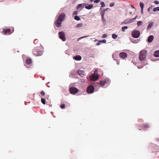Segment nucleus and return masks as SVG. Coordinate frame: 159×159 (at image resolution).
I'll use <instances>...</instances> for the list:
<instances>
[{
    "label": "nucleus",
    "mask_w": 159,
    "mask_h": 159,
    "mask_svg": "<svg viewBox=\"0 0 159 159\" xmlns=\"http://www.w3.org/2000/svg\"><path fill=\"white\" fill-rule=\"evenodd\" d=\"M66 15L65 13H61L60 14L57 20L55 22V24L57 27H59L61 26V24L65 19Z\"/></svg>",
    "instance_id": "f257e3e1"
},
{
    "label": "nucleus",
    "mask_w": 159,
    "mask_h": 159,
    "mask_svg": "<svg viewBox=\"0 0 159 159\" xmlns=\"http://www.w3.org/2000/svg\"><path fill=\"white\" fill-rule=\"evenodd\" d=\"M33 54L35 56H39L42 55L43 52L39 47H37L33 50Z\"/></svg>",
    "instance_id": "f03ea898"
},
{
    "label": "nucleus",
    "mask_w": 159,
    "mask_h": 159,
    "mask_svg": "<svg viewBox=\"0 0 159 159\" xmlns=\"http://www.w3.org/2000/svg\"><path fill=\"white\" fill-rule=\"evenodd\" d=\"M97 70H95L93 74L90 76V79L92 81H96L99 78V75L97 73Z\"/></svg>",
    "instance_id": "7ed1b4c3"
},
{
    "label": "nucleus",
    "mask_w": 159,
    "mask_h": 159,
    "mask_svg": "<svg viewBox=\"0 0 159 159\" xmlns=\"http://www.w3.org/2000/svg\"><path fill=\"white\" fill-rule=\"evenodd\" d=\"M146 53L147 51L146 50H143L140 52L139 58L140 61H143L145 58Z\"/></svg>",
    "instance_id": "20e7f679"
},
{
    "label": "nucleus",
    "mask_w": 159,
    "mask_h": 159,
    "mask_svg": "<svg viewBox=\"0 0 159 159\" xmlns=\"http://www.w3.org/2000/svg\"><path fill=\"white\" fill-rule=\"evenodd\" d=\"M132 35L133 37L135 38H137L140 36V32L138 30H134L132 32Z\"/></svg>",
    "instance_id": "39448f33"
},
{
    "label": "nucleus",
    "mask_w": 159,
    "mask_h": 159,
    "mask_svg": "<svg viewBox=\"0 0 159 159\" xmlns=\"http://www.w3.org/2000/svg\"><path fill=\"white\" fill-rule=\"evenodd\" d=\"M58 34L59 35V38L61 39L62 41H65L66 39L65 37V34L64 32L61 31L59 32L58 33Z\"/></svg>",
    "instance_id": "423d86ee"
},
{
    "label": "nucleus",
    "mask_w": 159,
    "mask_h": 159,
    "mask_svg": "<svg viewBox=\"0 0 159 159\" xmlns=\"http://www.w3.org/2000/svg\"><path fill=\"white\" fill-rule=\"evenodd\" d=\"M94 91V87L93 86L90 85L88 87L87 89V92L88 93H93Z\"/></svg>",
    "instance_id": "0eeeda50"
},
{
    "label": "nucleus",
    "mask_w": 159,
    "mask_h": 159,
    "mask_svg": "<svg viewBox=\"0 0 159 159\" xmlns=\"http://www.w3.org/2000/svg\"><path fill=\"white\" fill-rule=\"evenodd\" d=\"M70 93L72 94H74L79 91L78 89L74 87H71L69 89Z\"/></svg>",
    "instance_id": "6e6552de"
},
{
    "label": "nucleus",
    "mask_w": 159,
    "mask_h": 159,
    "mask_svg": "<svg viewBox=\"0 0 159 159\" xmlns=\"http://www.w3.org/2000/svg\"><path fill=\"white\" fill-rule=\"evenodd\" d=\"M120 57L122 58H125L127 57V55L126 53L125 52H121L119 54Z\"/></svg>",
    "instance_id": "1a4fd4ad"
},
{
    "label": "nucleus",
    "mask_w": 159,
    "mask_h": 159,
    "mask_svg": "<svg viewBox=\"0 0 159 159\" xmlns=\"http://www.w3.org/2000/svg\"><path fill=\"white\" fill-rule=\"evenodd\" d=\"M133 22V21L132 19H128L125 20L123 22V23L125 24H128L132 23Z\"/></svg>",
    "instance_id": "9d476101"
},
{
    "label": "nucleus",
    "mask_w": 159,
    "mask_h": 159,
    "mask_svg": "<svg viewBox=\"0 0 159 159\" xmlns=\"http://www.w3.org/2000/svg\"><path fill=\"white\" fill-rule=\"evenodd\" d=\"M11 30L9 29H4L3 31V32L4 33V34H9L11 33Z\"/></svg>",
    "instance_id": "9b49d317"
},
{
    "label": "nucleus",
    "mask_w": 159,
    "mask_h": 159,
    "mask_svg": "<svg viewBox=\"0 0 159 159\" xmlns=\"http://www.w3.org/2000/svg\"><path fill=\"white\" fill-rule=\"evenodd\" d=\"M73 58L75 60L77 61L80 60L82 59L81 57L80 56L78 55H76Z\"/></svg>",
    "instance_id": "f8f14e48"
},
{
    "label": "nucleus",
    "mask_w": 159,
    "mask_h": 159,
    "mask_svg": "<svg viewBox=\"0 0 159 159\" xmlns=\"http://www.w3.org/2000/svg\"><path fill=\"white\" fill-rule=\"evenodd\" d=\"M78 74L81 76L83 77L84 75V72L83 71L79 70L77 71Z\"/></svg>",
    "instance_id": "ddd939ff"
},
{
    "label": "nucleus",
    "mask_w": 159,
    "mask_h": 159,
    "mask_svg": "<svg viewBox=\"0 0 159 159\" xmlns=\"http://www.w3.org/2000/svg\"><path fill=\"white\" fill-rule=\"evenodd\" d=\"M154 39V37L152 35L150 36L148 39V41L149 43L151 42Z\"/></svg>",
    "instance_id": "4468645a"
},
{
    "label": "nucleus",
    "mask_w": 159,
    "mask_h": 159,
    "mask_svg": "<svg viewBox=\"0 0 159 159\" xmlns=\"http://www.w3.org/2000/svg\"><path fill=\"white\" fill-rule=\"evenodd\" d=\"M26 64L27 65H30L32 63V61L30 58H29L26 60Z\"/></svg>",
    "instance_id": "2eb2a0df"
},
{
    "label": "nucleus",
    "mask_w": 159,
    "mask_h": 159,
    "mask_svg": "<svg viewBox=\"0 0 159 159\" xmlns=\"http://www.w3.org/2000/svg\"><path fill=\"white\" fill-rule=\"evenodd\" d=\"M153 23L152 22H150L147 27V30L150 29L153 26Z\"/></svg>",
    "instance_id": "dca6fc26"
},
{
    "label": "nucleus",
    "mask_w": 159,
    "mask_h": 159,
    "mask_svg": "<svg viewBox=\"0 0 159 159\" xmlns=\"http://www.w3.org/2000/svg\"><path fill=\"white\" fill-rule=\"evenodd\" d=\"M154 56L155 57H159V50L155 51L154 53Z\"/></svg>",
    "instance_id": "f3484780"
},
{
    "label": "nucleus",
    "mask_w": 159,
    "mask_h": 159,
    "mask_svg": "<svg viewBox=\"0 0 159 159\" xmlns=\"http://www.w3.org/2000/svg\"><path fill=\"white\" fill-rule=\"evenodd\" d=\"M93 5L92 4L89 5L88 6H86L85 7V8L88 9H90L93 8Z\"/></svg>",
    "instance_id": "a211bd4d"
},
{
    "label": "nucleus",
    "mask_w": 159,
    "mask_h": 159,
    "mask_svg": "<svg viewBox=\"0 0 159 159\" xmlns=\"http://www.w3.org/2000/svg\"><path fill=\"white\" fill-rule=\"evenodd\" d=\"M106 10V9H105V10L101 11V16L102 17V20L103 18L104 15L105 14V11Z\"/></svg>",
    "instance_id": "6ab92c4d"
},
{
    "label": "nucleus",
    "mask_w": 159,
    "mask_h": 159,
    "mask_svg": "<svg viewBox=\"0 0 159 159\" xmlns=\"http://www.w3.org/2000/svg\"><path fill=\"white\" fill-rule=\"evenodd\" d=\"M74 19L75 20L77 21L80 20V17L77 16H75Z\"/></svg>",
    "instance_id": "aec40b11"
},
{
    "label": "nucleus",
    "mask_w": 159,
    "mask_h": 159,
    "mask_svg": "<svg viewBox=\"0 0 159 159\" xmlns=\"http://www.w3.org/2000/svg\"><path fill=\"white\" fill-rule=\"evenodd\" d=\"M149 128V125H144L143 126V129H147Z\"/></svg>",
    "instance_id": "412c9836"
},
{
    "label": "nucleus",
    "mask_w": 159,
    "mask_h": 159,
    "mask_svg": "<svg viewBox=\"0 0 159 159\" xmlns=\"http://www.w3.org/2000/svg\"><path fill=\"white\" fill-rule=\"evenodd\" d=\"M83 26V25L81 23H79L77 25H76V27H82Z\"/></svg>",
    "instance_id": "4be33fe9"
},
{
    "label": "nucleus",
    "mask_w": 159,
    "mask_h": 159,
    "mask_svg": "<svg viewBox=\"0 0 159 159\" xmlns=\"http://www.w3.org/2000/svg\"><path fill=\"white\" fill-rule=\"evenodd\" d=\"M41 102L43 104H45L46 103V100L45 99L42 98H41Z\"/></svg>",
    "instance_id": "5701e85b"
},
{
    "label": "nucleus",
    "mask_w": 159,
    "mask_h": 159,
    "mask_svg": "<svg viewBox=\"0 0 159 159\" xmlns=\"http://www.w3.org/2000/svg\"><path fill=\"white\" fill-rule=\"evenodd\" d=\"M153 10L154 12H156L157 11H159V7L154 8Z\"/></svg>",
    "instance_id": "b1692460"
},
{
    "label": "nucleus",
    "mask_w": 159,
    "mask_h": 159,
    "mask_svg": "<svg viewBox=\"0 0 159 159\" xmlns=\"http://www.w3.org/2000/svg\"><path fill=\"white\" fill-rule=\"evenodd\" d=\"M105 84V83L103 81H101L99 83V84L102 86H104Z\"/></svg>",
    "instance_id": "393cba45"
},
{
    "label": "nucleus",
    "mask_w": 159,
    "mask_h": 159,
    "mask_svg": "<svg viewBox=\"0 0 159 159\" xmlns=\"http://www.w3.org/2000/svg\"><path fill=\"white\" fill-rule=\"evenodd\" d=\"M142 21H138L137 23V25L138 26H140L141 25Z\"/></svg>",
    "instance_id": "a878e982"
},
{
    "label": "nucleus",
    "mask_w": 159,
    "mask_h": 159,
    "mask_svg": "<svg viewBox=\"0 0 159 159\" xmlns=\"http://www.w3.org/2000/svg\"><path fill=\"white\" fill-rule=\"evenodd\" d=\"M140 6L141 9H143L144 8V4L143 3L141 2L139 4Z\"/></svg>",
    "instance_id": "bb28decb"
},
{
    "label": "nucleus",
    "mask_w": 159,
    "mask_h": 159,
    "mask_svg": "<svg viewBox=\"0 0 159 159\" xmlns=\"http://www.w3.org/2000/svg\"><path fill=\"white\" fill-rule=\"evenodd\" d=\"M128 28V27L127 26H123L122 28V30L123 31V32H125V29H127Z\"/></svg>",
    "instance_id": "cd10ccee"
},
{
    "label": "nucleus",
    "mask_w": 159,
    "mask_h": 159,
    "mask_svg": "<svg viewBox=\"0 0 159 159\" xmlns=\"http://www.w3.org/2000/svg\"><path fill=\"white\" fill-rule=\"evenodd\" d=\"M131 42H132L134 43H137L139 42V41L138 39H137V40L133 39V40H131Z\"/></svg>",
    "instance_id": "c85d7f7f"
},
{
    "label": "nucleus",
    "mask_w": 159,
    "mask_h": 159,
    "mask_svg": "<svg viewBox=\"0 0 159 159\" xmlns=\"http://www.w3.org/2000/svg\"><path fill=\"white\" fill-rule=\"evenodd\" d=\"M112 36L113 39H115L117 37V35L115 34H112Z\"/></svg>",
    "instance_id": "c756f323"
},
{
    "label": "nucleus",
    "mask_w": 159,
    "mask_h": 159,
    "mask_svg": "<svg viewBox=\"0 0 159 159\" xmlns=\"http://www.w3.org/2000/svg\"><path fill=\"white\" fill-rule=\"evenodd\" d=\"M42 97H44L45 96V93L44 91H42L40 92Z\"/></svg>",
    "instance_id": "7c9ffc66"
},
{
    "label": "nucleus",
    "mask_w": 159,
    "mask_h": 159,
    "mask_svg": "<svg viewBox=\"0 0 159 159\" xmlns=\"http://www.w3.org/2000/svg\"><path fill=\"white\" fill-rule=\"evenodd\" d=\"M60 107H61V109H64L65 108V105L64 104H62L60 106Z\"/></svg>",
    "instance_id": "2f4dec72"
},
{
    "label": "nucleus",
    "mask_w": 159,
    "mask_h": 159,
    "mask_svg": "<svg viewBox=\"0 0 159 159\" xmlns=\"http://www.w3.org/2000/svg\"><path fill=\"white\" fill-rule=\"evenodd\" d=\"M101 5L102 6V7H104L105 6V4L103 2H101Z\"/></svg>",
    "instance_id": "473e14b6"
},
{
    "label": "nucleus",
    "mask_w": 159,
    "mask_h": 159,
    "mask_svg": "<svg viewBox=\"0 0 159 159\" xmlns=\"http://www.w3.org/2000/svg\"><path fill=\"white\" fill-rule=\"evenodd\" d=\"M115 5V3L114 2L110 3V7H113Z\"/></svg>",
    "instance_id": "72a5a7b5"
},
{
    "label": "nucleus",
    "mask_w": 159,
    "mask_h": 159,
    "mask_svg": "<svg viewBox=\"0 0 159 159\" xmlns=\"http://www.w3.org/2000/svg\"><path fill=\"white\" fill-rule=\"evenodd\" d=\"M100 42H101V43H105L106 42V40H105V39H103V40H100Z\"/></svg>",
    "instance_id": "f704fd0d"
},
{
    "label": "nucleus",
    "mask_w": 159,
    "mask_h": 159,
    "mask_svg": "<svg viewBox=\"0 0 159 159\" xmlns=\"http://www.w3.org/2000/svg\"><path fill=\"white\" fill-rule=\"evenodd\" d=\"M112 56L113 58H114V60H115V59L116 58V54L115 53H114L113 54H112Z\"/></svg>",
    "instance_id": "c9c22d12"
},
{
    "label": "nucleus",
    "mask_w": 159,
    "mask_h": 159,
    "mask_svg": "<svg viewBox=\"0 0 159 159\" xmlns=\"http://www.w3.org/2000/svg\"><path fill=\"white\" fill-rule=\"evenodd\" d=\"M77 14H78V11H74V13L73 14V15H77Z\"/></svg>",
    "instance_id": "e433bc0d"
},
{
    "label": "nucleus",
    "mask_w": 159,
    "mask_h": 159,
    "mask_svg": "<svg viewBox=\"0 0 159 159\" xmlns=\"http://www.w3.org/2000/svg\"><path fill=\"white\" fill-rule=\"evenodd\" d=\"M100 2V0H95L94 1V2L97 3Z\"/></svg>",
    "instance_id": "4c0bfd02"
},
{
    "label": "nucleus",
    "mask_w": 159,
    "mask_h": 159,
    "mask_svg": "<svg viewBox=\"0 0 159 159\" xmlns=\"http://www.w3.org/2000/svg\"><path fill=\"white\" fill-rule=\"evenodd\" d=\"M82 5L81 4H79L77 7V8L78 9L80 7H81L82 6Z\"/></svg>",
    "instance_id": "58836bf2"
},
{
    "label": "nucleus",
    "mask_w": 159,
    "mask_h": 159,
    "mask_svg": "<svg viewBox=\"0 0 159 159\" xmlns=\"http://www.w3.org/2000/svg\"><path fill=\"white\" fill-rule=\"evenodd\" d=\"M107 36V35L106 34H104L102 36V38H106Z\"/></svg>",
    "instance_id": "ea45409f"
},
{
    "label": "nucleus",
    "mask_w": 159,
    "mask_h": 159,
    "mask_svg": "<svg viewBox=\"0 0 159 159\" xmlns=\"http://www.w3.org/2000/svg\"><path fill=\"white\" fill-rule=\"evenodd\" d=\"M101 44V42H100V40L98 41V42L96 43V45L98 46L100 45Z\"/></svg>",
    "instance_id": "a19ab883"
},
{
    "label": "nucleus",
    "mask_w": 159,
    "mask_h": 159,
    "mask_svg": "<svg viewBox=\"0 0 159 159\" xmlns=\"http://www.w3.org/2000/svg\"><path fill=\"white\" fill-rule=\"evenodd\" d=\"M154 3L156 4H159V2L157 1H155L154 2Z\"/></svg>",
    "instance_id": "79ce46f5"
},
{
    "label": "nucleus",
    "mask_w": 159,
    "mask_h": 159,
    "mask_svg": "<svg viewBox=\"0 0 159 159\" xmlns=\"http://www.w3.org/2000/svg\"><path fill=\"white\" fill-rule=\"evenodd\" d=\"M137 16H135V17H134V18H133V19H132L133 20V22H134V20H135V19L137 18Z\"/></svg>",
    "instance_id": "37998d69"
},
{
    "label": "nucleus",
    "mask_w": 159,
    "mask_h": 159,
    "mask_svg": "<svg viewBox=\"0 0 159 159\" xmlns=\"http://www.w3.org/2000/svg\"><path fill=\"white\" fill-rule=\"evenodd\" d=\"M141 12L142 13H143V9H141Z\"/></svg>",
    "instance_id": "c03bdc74"
},
{
    "label": "nucleus",
    "mask_w": 159,
    "mask_h": 159,
    "mask_svg": "<svg viewBox=\"0 0 159 159\" xmlns=\"http://www.w3.org/2000/svg\"><path fill=\"white\" fill-rule=\"evenodd\" d=\"M131 7L133 8H134L135 9V8L132 5H131Z\"/></svg>",
    "instance_id": "a18cd8bd"
},
{
    "label": "nucleus",
    "mask_w": 159,
    "mask_h": 159,
    "mask_svg": "<svg viewBox=\"0 0 159 159\" xmlns=\"http://www.w3.org/2000/svg\"><path fill=\"white\" fill-rule=\"evenodd\" d=\"M87 37L86 36H83V37H82L80 38V39H82V38H85V37Z\"/></svg>",
    "instance_id": "49530a36"
},
{
    "label": "nucleus",
    "mask_w": 159,
    "mask_h": 159,
    "mask_svg": "<svg viewBox=\"0 0 159 159\" xmlns=\"http://www.w3.org/2000/svg\"><path fill=\"white\" fill-rule=\"evenodd\" d=\"M132 12H129V14L130 15L132 14Z\"/></svg>",
    "instance_id": "de8ad7c7"
},
{
    "label": "nucleus",
    "mask_w": 159,
    "mask_h": 159,
    "mask_svg": "<svg viewBox=\"0 0 159 159\" xmlns=\"http://www.w3.org/2000/svg\"><path fill=\"white\" fill-rule=\"evenodd\" d=\"M149 9H150V8H149L148 9V12H149Z\"/></svg>",
    "instance_id": "09e8293b"
},
{
    "label": "nucleus",
    "mask_w": 159,
    "mask_h": 159,
    "mask_svg": "<svg viewBox=\"0 0 159 159\" xmlns=\"http://www.w3.org/2000/svg\"><path fill=\"white\" fill-rule=\"evenodd\" d=\"M94 0H90V2H93Z\"/></svg>",
    "instance_id": "8fccbe9b"
},
{
    "label": "nucleus",
    "mask_w": 159,
    "mask_h": 159,
    "mask_svg": "<svg viewBox=\"0 0 159 159\" xmlns=\"http://www.w3.org/2000/svg\"><path fill=\"white\" fill-rule=\"evenodd\" d=\"M104 18H103V19H102V21H103V20H104Z\"/></svg>",
    "instance_id": "3c124183"
},
{
    "label": "nucleus",
    "mask_w": 159,
    "mask_h": 159,
    "mask_svg": "<svg viewBox=\"0 0 159 159\" xmlns=\"http://www.w3.org/2000/svg\"><path fill=\"white\" fill-rule=\"evenodd\" d=\"M117 64H119V63H118L117 62Z\"/></svg>",
    "instance_id": "603ef678"
}]
</instances>
